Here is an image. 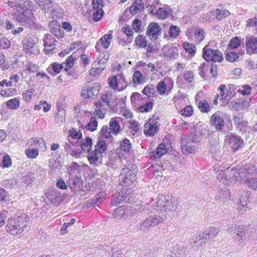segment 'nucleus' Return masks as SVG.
<instances>
[{"instance_id": "obj_1", "label": "nucleus", "mask_w": 257, "mask_h": 257, "mask_svg": "<svg viewBox=\"0 0 257 257\" xmlns=\"http://www.w3.org/2000/svg\"><path fill=\"white\" fill-rule=\"evenodd\" d=\"M30 222V217L26 214L17 217L8 218L6 226L7 231L13 236L22 234Z\"/></svg>"}, {"instance_id": "obj_2", "label": "nucleus", "mask_w": 257, "mask_h": 257, "mask_svg": "<svg viewBox=\"0 0 257 257\" xmlns=\"http://www.w3.org/2000/svg\"><path fill=\"white\" fill-rule=\"evenodd\" d=\"M137 172L133 166H125L120 171L119 182L121 185L129 186L137 180Z\"/></svg>"}, {"instance_id": "obj_3", "label": "nucleus", "mask_w": 257, "mask_h": 257, "mask_svg": "<svg viewBox=\"0 0 257 257\" xmlns=\"http://www.w3.org/2000/svg\"><path fill=\"white\" fill-rule=\"evenodd\" d=\"M117 75L119 78V82L116 75H111L108 78V84L109 88L113 90L122 91L127 88V81L122 72L117 74Z\"/></svg>"}, {"instance_id": "obj_4", "label": "nucleus", "mask_w": 257, "mask_h": 257, "mask_svg": "<svg viewBox=\"0 0 257 257\" xmlns=\"http://www.w3.org/2000/svg\"><path fill=\"white\" fill-rule=\"evenodd\" d=\"M160 117L157 114H154L151 118L146 122L144 125V133L147 137H153L158 131L160 126Z\"/></svg>"}, {"instance_id": "obj_5", "label": "nucleus", "mask_w": 257, "mask_h": 257, "mask_svg": "<svg viewBox=\"0 0 257 257\" xmlns=\"http://www.w3.org/2000/svg\"><path fill=\"white\" fill-rule=\"evenodd\" d=\"M181 148L184 154H195L198 150V143L193 136L182 138L181 142Z\"/></svg>"}, {"instance_id": "obj_6", "label": "nucleus", "mask_w": 257, "mask_h": 257, "mask_svg": "<svg viewBox=\"0 0 257 257\" xmlns=\"http://www.w3.org/2000/svg\"><path fill=\"white\" fill-rule=\"evenodd\" d=\"M170 136L165 137L162 143V159L166 160L168 159V163L166 164V167H171V164L169 162L170 160H173L175 158L173 154L174 151L170 140Z\"/></svg>"}, {"instance_id": "obj_7", "label": "nucleus", "mask_w": 257, "mask_h": 257, "mask_svg": "<svg viewBox=\"0 0 257 257\" xmlns=\"http://www.w3.org/2000/svg\"><path fill=\"white\" fill-rule=\"evenodd\" d=\"M233 168V171H235L236 173H235L236 177L238 176L237 181H242V179L243 180L248 175H253L256 172L254 166L251 164H245L244 166H242V167L237 165Z\"/></svg>"}, {"instance_id": "obj_8", "label": "nucleus", "mask_w": 257, "mask_h": 257, "mask_svg": "<svg viewBox=\"0 0 257 257\" xmlns=\"http://www.w3.org/2000/svg\"><path fill=\"white\" fill-rule=\"evenodd\" d=\"M203 57L206 61L220 62L223 60L222 53L219 50H213L206 45L203 49Z\"/></svg>"}, {"instance_id": "obj_9", "label": "nucleus", "mask_w": 257, "mask_h": 257, "mask_svg": "<svg viewBox=\"0 0 257 257\" xmlns=\"http://www.w3.org/2000/svg\"><path fill=\"white\" fill-rule=\"evenodd\" d=\"M162 202L163 204L162 207L164 209V213H166L165 218H167V216H169V213L173 212L176 210L178 205V200L174 197H172L171 194H168L163 197L162 199Z\"/></svg>"}, {"instance_id": "obj_10", "label": "nucleus", "mask_w": 257, "mask_h": 257, "mask_svg": "<svg viewBox=\"0 0 257 257\" xmlns=\"http://www.w3.org/2000/svg\"><path fill=\"white\" fill-rule=\"evenodd\" d=\"M233 167L229 171L227 170L225 172H220L216 176L217 180L221 183L227 185H232L235 184L237 181V177L235 175L236 172L233 171Z\"/></svg>"}, {"instance_id": "obj_11", "label": "nucleus", "mask_w": 257, "mask_h": 257, "mask_svg": "<svg viewBox=\"0 0 257 257\" xmlns=\"http://www.w3.org/2000/svg\"><path fill=\"white\" fill-rule=\"evenodd\" d=\"M227 230L239 244L242 243L246 238L245 229L242 225H232L228 227Z\"/></svg>"}, {"instance_id": "obj_12", "label": "nucleus", "mask_w": 257, "mask_h": 257, "mask_svg": "<svg viewBox=\"0 0 257 257\" xmlns=\"http://www.w3.org/2000/svg\"><path fill=\"white\" fill-rule=\"evenodd\" d=\"M112 32V31L110 30L107 34L102 36L97 41L95 46L97 52L100 53L101 52V47L104 49H107L110 47L113 38Z\"/></svg>"}, {"instance_id": "obj_13", "label": "nucleus", "mask_w": 257, "mask_h": 257, "mask_svg": "<svg viewBox=\"0 0 257 257\" xmlns=\"http://www.w3.org/2000/svg\"><path fill=\"white\" fill-rule=\"evenodd\" d=\"M100 87L99 83H94L92 87H84L81 90V96L84 99H93L98 94Z\"/></svg>"}, {"instance_id": "obj_14", "label": "nucleus", "mask_w": 257, "mask_h": 257, "mask_svg": "<svg viewBox=\"0 0 257 257\" xmlns=\"http://www.w3.org/2000/svg\"><path fill=\"white\" fill-rule=\"evenodd\" d=\"M23 10L22 13H20L16 16V21L19 23H23L24 25L33 22L34 16L32 10L28 8L24 9Z\"/></svg>"}, {"instance_id": "obj_15", "label": "nucleus", "mask_w": 257, "mask_h": 257, "mask_svg": "<svg viewBox=\"0 0 257 257\" xmlns=\"http://www.w3.org/2000/svg\"><path fill=\"white\" fill-rule=\"evenodd\" d=\"M188 252V249L183 242H178L170 251L171 254L167 257H184Z\"/></svg>"}, {"instance_id": "obj_16", "label": "nucleus", "mask_w": 257, "mask_h": 257, "mask_svg": "<svg viewBox=\"0 0 257 257\" xmlns=\"http://www.w3.org/2000/svg\"><path fill=\"white\" fill-rule=\"evenodd\" d=\"M44 50L47 54H50L52 52L53 50L55 49V38L51 34H46L44 35Z\"/></svg>"}, {"instance_id": "obj_17", "label": "nucleus", "mask_w": 257, "mask_h": 257, "mask_svg": "<svg viewBox=\"0 0 257 257\" xmlns=\"http://www.w3.org/2000/svg\"><path fill=\"white\" fill-rule=\"evenodd\" d=\"M160 28L158 23H151L147 29V35L151 40H157L160 35Z\"/></svg>"}, {"instance_id": "obj_18", "label": "nucleus", "mask_w": 257, "mask_h": 257, "mask_svg": "<svg viewBox=\"0 0 257 257\" xmlns=\"http://www.w3.org/2000/svg\"><path fill=\"white\" fill-rule=\"evenodd\" d=\"M164 57L168 59L176 58L178 57V50L177 47L172 44L167 45L162 49Z\"/></svg>"}, {"instance_id": "obj_19", "label": "nucleus", "mask_w": 257, "mask_h": 257, "mask_svg": "<svg viewBox=\"0 0 257 257\" xmlns=\"http://www.w3.org/2000/svg\"><path fill=\"white\" fill-rule=\"evenodd\" d=\"M233 120L237 128L241 132L244 133L248 131V122L243 119L241 114H238L234 116Z\"/></svg>"}, {"instance_id": "obj_20", "label": "nucleus", "mask_w": 257, "mask_h": 257, "mask_svg": "<svg viewBox=\"0 0 257 257\" xmlns=\"http://www.w3.org/2000/svg\"><path fill=\"white\" fill-rule=\"evenodd\" d=\"M206 242L203 233L200 232L192 236L189 244L193 248L197 249L203 243H206Z\"/></svg>"}, {"instance_id": "obj_21", "label": "nucleus", "mask_w": 257, "mask_h": 257, "mask_svg": "<svg viewBox=\"0 0 257 257\" xmlns=\"http://www.w3.org/2000/svg\"><path fill=\"white\" fill-rule=\"evenodd\" d=\"M245 47L246 52L248 54H257V38L255 37L246 38Z\"/></svg>"}, {"instance_id": "obj_22", "label": "nucleus", "mask_w": 257, "mask_h": 257, "mask_svg": "<svg viewBox=\"0 0 257 257\" xmlns=\"http://www.w3.org/2000/svg\"><path fill=\"white\" fill-rule=\"evenodd\" d=\"M103 156L94 150L88 152L87 159L90 165L98 166L102 161Z\"/></svg>"}, {"instance_id": "obj_23", "label": "nucleus", "mask_w": 257, "mask_h": 257, "mask_svg": "<svg viewBox=\"0 0 257 257\" xmlns=\"http://www.w3.org/2000/svg\"><path fill=\"white\" fill-rule=\"evenodd\" d=\"M27 145L30 148H38V150L44 147V151L47 149L46 142L42 138H31L28 141Z\"/></svg>"}, {"instance_id": "obj_24", "label": "nucleus", "mask_w": 257, "mask_h": 257, "mask_svg": "<svg viewBox=\"0 0 257 257\" xmlns=\"http://www.w3.org/2000/svg\"><path fill=\"white\" fill-rule=\"evenodd\" d=\"M230 193L229 190L226 187L220 189L215 196V199L218 202L225 203L230 199Z\"/></svg>"}, {"instance_id": "obj_25", "label": "nucleus", "mask_w": 257, "mask_h": 257, "mask_svg": "<svg viewBox=\"0 0 257 257\" xmlns=\"http://www.w3.org/2000/svg\"><path fill=\"white\" fill-rule=\"evenodd\" d=\"M147 100V97H143L142 95L139 92H134L131 96V103L136 109Z\"/></svg>"}, {"instance_id": "obj_26", "label": "nucleus", "mask_w": 257, "mask_h": 257, "mask_svg": "<svg viewBox=\"0 0 257 257\" xmlns=\"http://www.w3.org/2000/svg\"><path fill=\"white\" fill-rule=\"evenodd\" d=\"M35 43L30 37L25 38L23 42V50L28 55H31L35 53Z\"/></svg>"}, {"instance_id": "obj_27", "label": "nucleus", "mask_w": 257, "mask_h": 257, "mask_svg": "<svg viewBox=\"0 0 257 257\" xmlns=\"http://www.w3.org/2000/svg\"><path fill=\"white\" fill-rule=\"evenodd\" d=\"M173 81L170 77H166L162 81V95L168 94L173 87Z\"/></svg>"}, {"instance_id": "obj_28", "label": "nucleus", "mask_w": 257, "mask_h": 257, "mask_svg": "<svg viewBox=\"0 0 257 257\" xmlns=\"http://www.w3.org/2000/svg\"><path fill=\"white\" fill-rule=\"evenodd\" d=\"M130 209L124 206H120L116 208L113 212V215L115 218L124 219L128 217V211Z\"/></svg>"}, {"instance_id": "obj_29", "label": "nucleus", "mask_w": 257, "mask_h": 257, "mask_svg": "<svg viewBox=\"0 0 257 257\" xmlns=\"http://www.w3.org/2000/svg\"><path fill=\"white\" fill-rule=\"evenodd\" d=\"M242 144L243 141L239 136H231L229 139V145L234 153L238 149Z\"/></svg>"}, {"instance_id": "obj_30", "label": "nucleus", "mask_w": 257, "mask_h": 257, "mask_svg": "<svg viewBox=\"0 0 257 257\" xmlns=\"http://www.w3.org/2000/svg\"><path fill=\"white\" fill-rule=\"evenodd\" d=\"M144 9V5L142 0H135L129 8L130 13L133 15L140 13Z\"/></svg>"}, {"instance_id": "obj_31", "label": "nucleus", "mask_w": 257, "mask_h": 257, "mask_svg": "<svg viewBox=\"0 0 257 257\" xmlns=\"http://www.w3.org/2000/svg\"><path fill=\"white\" fill-rule=\"evenodd\" d=\"M47 197L50 200L52 204H59L62 201L60 193L56 190H51L47 193Z\"/></svg>"}, {"instance_id": "obj_32", "label": "nucleus", "mask_w": 257, "mask_h": 257, "mask_svg": "<svg viewBox=\"0 0 257 257\" xmlns=\"http://www.w3.org/2000/svg\"><path fill=\"white\" fill-rule=\"evenodd\" d=\"M49 27L51 32L57 38H62L64 33L60 30V26L58 22L52 21L49 24Z\"/></svg>"}, {"instance_id": "obj_33", "label": "nucleus", "mask_w": 257, "mask_h": 257, "mask_svg": "<svg viewBox=\"0 0 257 257\" xmlns=\"http://www.w3.org/2000/svg\"><path fill=\"white\" fill-rule=\"evenodd\" d=\"M49 27L51 32L57 38H62L64 33L60 30V26L58 22L52 21L49 24Z\"/></svg>"}, {"instance_id": "obj_34", "label": "nucleus", "mask_w": 257, "mask_h": 257, "mask_svg": "<svg viewBox=\"0 0 257 257\" xmlns=\"http://www.w3.org/2000/svg\"><path fill=\"white\" fill-rule=\"evenodd\" d=\"M211 121L216 129L221 130L224 124V121L222 117L221 116L219 113L216 112L214 113L211 116Z\"/></svg>"}, {"instance_id": "obj_35", "label": "nucleus", "mask_w": 257, "mask_h": 257, "mask_svg": "<svg viewBox=\"0 0 257 257\" xmlns=\"http://www.w3.org/2000/svg\"><path fill=\"white\" fill-rule=\"evenodd\" d=\"M63 68L62 64L53 62L46 69L47 72L52 75L59 74Z\"/></svg>"}, {"instance_id": "obj_36", "label": "nucleus", "mask_w": 257, "mask_h": 257, "mask_svg": "<svg viewBox=\"0 0 257 257\" xmlns=\"http://www.w3.org/2000/svg\"><path fill=\"white\" fill-rule=\"evenodd\" d=\"M112 94L109 93L102 94L101 98L97 102H100L102 106L108 109L111 106Z\"/></svg>"}, {"instance_id": "obj_37", "label": "nucleus", "mask_w": 257, "mask_h": 257, "mask_svg": "<svg viewBox=\"0 0 257 257\" xmlns=\"http://www.w3.org/2000/svg\"><path fill=\"white\" fill-rule=\"evenodd\" d=\"M157 223L156 218H147L140 224V229L143 232H146L149 230L150 227L155 225Z\"/></svg>"}, {"instance_id": "obj_38", "label": "nucleus", "mask_w": 257, "mask_h": 257, "mask_svg": "<svg viewBox=\"0 0 257 257\" xmlns=\"http://www.w3.org/2000/svg\"><path fill=\"white\" fill-rule=\"evenodd\" d=\"M219 229L214 227H210L204 230L203 234L206 241L213 239L218 233Z\"/></svg>"}, {"instance_id": "obj_39", "label": "nucleus", "mask_w": 257, "mask_h": 257, "mask_svg": "<svg viewBox=\"0 0 257 257\" xmlns=\"http://www.w3.org/2000/svg\"><path fill=\"white\" fill-rule=\"evenodd\" d=\"M37 5L45 11L48 12L53 7L52 0H34Z\"/></svg>"}, {"instance_id": "obj_40", "label": "nucleus", "mask_w": 257, "mask_h": 257, "mask_svg": "<svg viewBox=\"0 0 257 257\" xmlns=\"http://www.w3.org/2000/svg\"><path fill=\"white\" fill-rule=\"evenodd\" d=\"M109 130L112 134L117 135L120 132V125L116 118L113 117L111 118L109 123Z\"/></svg>"}, {"instance_id": "obj_41", "label": "nucleus", "mask_w": 257, "mask_h": 257, "mask_svg": "<svg viewBox=\"0 0 257 257\" xmlns=\"http://www.w3.org/2000/svg\"><path fill=\"white\" fill-rule=\"evenodd\" d=\"M132 148V145L128 139L125 138L119 142V149L121 151L125 153H128Z\"/></svg>"}, {"instance_id": "obj_42", "label": "nucleus", "mask_w": 257, "mask_h": 257, "mask_svg": "<svg viewBox=\"0 0 257 257\" xmlns=\"http://www.w3.org/2000/svg\"><path fill=\"white\" fill-rule=\"evenodd\" d=\"M94 105L96 107L94 111V115L99 118H103L105 115V110L107 109L105 107H102L99 102H96Z\"/></svg>"}, {"instance_id": "obj_43", "label": "nucleus", "mask_w": 257, "mask_h": 257, "mask_svg": "<svg viewBox=\"0 0 257 257\" xmlns=\"http://www.w3.org/2000/svg\"><path fill=\"white\" fill-rule=\"evenodd\" d=\"M153 108V103L147 100L139 107L136 111L139 113L148 112L151 111Z\"/></svg>"}, {"instance_id": "obj_44", "label": "nucleus", "mask_w": 257, "mask_h": 257, "mask_svg": "<svg viewBox=\"0 0 257 257\" xmlns=\"http://www.w3.org/2000/svg\"><path fill=\"white\" fill-rule=\"evenodd\" d=\"M94 148L95 151L100 153V154L103 156V154H104L107 150V146L104 141L99 140L96 143Z\"/></svg>"}, {"instance_id": "obj_45", "label": "nucleus", "mask_w": 257, "mask_h": 257, "mask_svg": "<svg viewBox=\"0 0 257 257\" xmlns=\"http://www.w3.org/2000/svg\"><path fill=\"white\" fill-rule=\"evenodd\" d=\"M145 81V78L140 71H135L132 76V82L135 85H140Z\"/></svg>"}, {"instance_id": "obj_46", "label": "nucleus", "mask_w": 257, "mask_h": 257, "mask_svg": "<svg viewBox=\"0 0 257 257\" xmlns=\"http://www.w3.org/2000/svg\"><path fill=\"white\" fill-rule=\"evenodd\" d=\"M74 63V59L72 55L69 56L65 61L62 64L64 66V71L67 73L68 76H70L71 74L68 72L69 70L72 67Z\"/></svg>"}, {"instance_id": "obj_47", "label": "nucleus", "mask_w": 257, "mask_h": 257, "mask_svg": "<svg viewBox=\"0 0 257 257\" xmlns=\"http://www.w3.org/2000/svg\"><path fill=\"white\" fill-rule=\"evenodd\" d=\"M36 90L33 88H28L23 93V97L25 101H30L34 96L35 95Z\"/></svg>"}, {"instance_id": "obj_48", "label": "nucleus", "mask_w": 257, "mask_h": 257, "mask_svg": "<svg viewBox=\"0 0 257 257\" xmlns=\"http://www.w3.org/2000/svg\"><path fill=\"white\" fill-rule=\"evenodd\" d=\"M81 147L83 151L89 152L92 147V139L88 137H86L82 141Z\"/></svg>"}, {"instance_id": "obj_49", "label": "nucleus", "mask_w": 257, "mask_h": 257, "mask_svg": "<svg viewBox=\"0 0 257 257\" xmlns=\"http://www.w3.org/2000/svg\"><path fill=\"white\" fill-rule=\"evenodd\" d=\"M39 151L38 148H32L28 147L25 150V154L29 159H36L39 155Z\"/></svg>"}, {"instance_id": "obj_50", "label": "nucleus", "mask_w": 257, "mask_h": 257, "mask_svg": "<svg viewBox=\"0 0 257 257\" xmlns=\"http://www.w3.org/2000/svg\"><path fill=\"white\" fill-rule=\"evenodd\" d=\"M147 40L143 35H138L135 39L136 45L140 48H144L147 45Z\"/></svg>"}, {"instance_id": "obj_51", "label": "nucleus", "mask_w": 257, "mask_h": 257, "mask_svg": "<svg viewBox=\"0 0 257 257\" xmlns=\"http://www.w3.org/2000/svg\"><path fill=\"white\" fill-rule=\"evenodd\" d=\"M143 94L148 96V97H154L156 93L154 86L152 84L147 85L146 86L142 91Z\"/></svg>"}, {"instance_id": "obj_52", "label": "nucleus", "mask_w": 257, "mask_h": 257, "mask_svg": "<svg viewBox=\"0 0 257 257\" xmlns=\"http://www.w3.org/2000/svg\"><path fill=\"white\" fill-rule=\"evenodd\" d=\"M7 106L8 108L12 109H17L20 105L19 99L18 98H14L9 100L6 103Z\"/></svg>"}, {"instance_id": "obj_53", "label": "nucleus", "mask_w": 257, "mask_h": 257, "mask_svg": "<svg viewBox=\"0 0 257 257\" xmlns=\"http://www.w3.org/2000/svg\"><path fill=\"white\" fill-rule=\"evenodd\" d=\"M215 14L216 15V18L220 21L223 18L229 16L230 13L226 10H220L217 9L215 11Z\"/></svg>"}, {"instance_id": "obj_54", "label": "nucleus", "mask_w": 257, "mask_h": 257, "mask_svg": "<svg viewBox=\"0 0 257 257\" xmlns=\"http://www.w3.org/2000/svg\"><path fill=\"white\" fill-rule=\"evenodd\" d=\"M206 33L203 29H201L200 28H197L195 30L194 36L196 39V41L200 43L202 41H203L205 37Z\"/></svg>"}, {"instance_id": "obj_55", "label": "nucleus", "mask_w": 257, "mask_h": 257, "mask_svg": "<svg viewBox=\"0 0 257 257\" xmlns=\"http://www.w3.org/2000/svg\"><path fill=\"white\" fill-rule=\"evenodd\" d=\"M68 133L70 137L73 139L79 140L82 138L81 131L80 130L72 128L69 130Z\"/></svg>"}, {"instance_id": "obj_56", "label": "nucleus", "mask_w": 257, "mask_h": 257, "mask_svg": "<svg viewBox=\"0 0 257 257\" xmlns=\"http://www.w3.org/2000/svg\"><path fill=\"white\" fill-rule=\"evenodd\" d=\"M183 48L187 53L192 56L196 53V46L192 43L185 42L183 43Z\"/></svg>"}, {"instance_id": "obj_57", "label": "nucleus", "mask_w": 257, "mask_h": 257, "mask_svg": "<svg viewBox=\"0 0 257 257\" xmlns=\"http://www.w3.org/2000/svg\"><path fill=\"white\" fill-rule=\"evenodd\" d=\"M241 44V42L240 39L237 37H235L230 39L228 47L230 49H237L240 46Z\"/></svg>"}, {"instance_id": "obj_58", "label": "nucleus", "mask_w": 257, "mask_h": 257, "mask_svg": "<svg viewBox=\"0 0 257 257\" xmlns=\"http://www.w3.org/2000/svg\"><path fill=\"white\" fill-rule=\"evenodd\" d=\"M198 108L202 112H208L210 111V105L205 100H200L198 103Z\"/></svg>"}, {"instance_id": "obj_59", "label": "nucleus", "mask_w": 257, "mask_h": 257, "mask_svg": "<svg viewBox=\"0 0 257 257\" xmlns=\"http://www.w3.org/2000/svg\"><path fill=\"white\" fill-rule=\"evenodd\" d=\"M98 122L95 117H92L89 122L86 125V128L87 130L93 132L97 130Z\"/></svg>"}, {"instance_id": "obj_60", "label": "nucleus", "mask_w": 257, "mask_h": 257, "mask_svg": "<svg viewBox=\"0 0 257 257\" xmlns=\"http://www.w3.org/2000/svg\"><path fill=\"white\" fill-rule=\"evenodd\" d=\"M249 187L257 190V178H246L242 180Z\"/></svg>"}, {"instance_id": "obj_61", "label": "nucleus", "mask_w": 257, "mask_h": 257, "mask_svg": "<svg viewBox=\"0 0 257 257\" xmlns=\"http://www.w3.org/2000/svg\"><path fill=\"white\" fill-rule=\"evenodd\" d=\"M16 91L14 89H2L0 91V95L3 97H9L14 95Z\"/></svg>"}, {"instance_id": "obj_62", "label": "nucleus", "mask_w": 257, "mask_h": 257, "mask_svg": "<svg viewBox=\"0 0 257 257\" xmlns=\"http://www.w3.org/2000/svg\"><path fill=\"white\" fill-rule=\"evenodd\" d=\"M150 157L154 159L155 160H158L160 162L161 158V144L158 145L155 151H153L150 153Z\"/></svg>"}, {"instance_id": "obj_63", "label": "nucleus", "mask_w": 257, "mask_h": 257, "mask_svg": "<svg viewBox=\"0 0 257 257\" xmlns=\"http://www.w3.org/2000/svg\"><path fill=\"white\" fill-rule=\"evenodd\" d=\"M172 13V11L169 6L167 5H163V7H162V19L167 18L168 16H170Z\"/></svg>"}, {"instance_id": "obj_64", "label": "nucleus", "mask_w": 257, "mask_h": 257, "mask_svg": "<svg viewBox=\"0 0 257 257\" xmlns=\"http://www.w3.org/2000/svg\"><path fill=\"white\" fill-rule=\"evenodd\" d=\"M225 58L226 60L230 62H234L238 61L239 56L236 53L231 51L226 54Z\"/></svg>"}]
</instances>
